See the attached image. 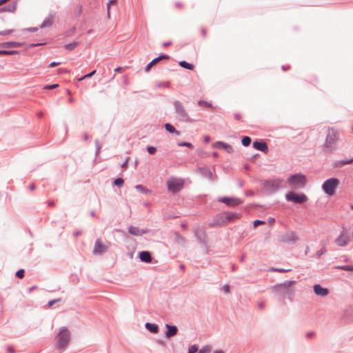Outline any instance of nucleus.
<instances>
[{
	"label": "nucleus",
	"mask_w": 353,
	"mask_h": 353,
	"mask_svg": "<svg viewBox=\"0 0 353 353\" xmlns=\"http://www.w3.org/2000/svg\"><path fill=\"white\" fill-rule=\"evenodd\" d=\"M296 283L295 281H285L282 283H279L272 287L273 292L279 296L283 299L287 298L292 301L294 296V288L293 285Z\"/></svg>",
	"instance_id": "f257e3e1"
},
{
	"label": "nucleus",
	"mask_w": 353,
	"mask_h": 353,
	"mask_svg": "<svg viewBox=\"0 0 353 353\" xmlns=\"http://www.w3.org/2000/svg\"><path fill=\"white\" fill-rule=\"evenodd\" d=\"M55 347L64 352L69 346L71 340V333L68 327L63 326L59 329L55 336Z\"/></svg>",
	"instance_id": "f03ea898"
},
{
	"label": "nucleus",
	"mask_w": 353,
	"mask_h": 353,
	"mask_svg": "<svg viewBox=\"0 0 353 353\" xmlns=\"http://www.w3.org/2000/svg\"><path fill=\"white\" fill-rule=\"evenodd\" d=\"M339 139V132L334 128H328L325 141L323 145L325 153L332 152Z\"/></svg>",
	"instance_id": "7ed1b4c3"
},
{
	"label": "nucleus",
	"mask_w": 353,
	"mask_h": 353,
	"mask_svg": "<svg viewBox=\"0 0 353 353\" xmlns=\"http://www.w3.org/2000/svg\"><path fill=\"white\" fill-rule=\"evenodd\" d=\"M173 105L177 120L182 122H191L192 121L184 105L181 101L175 100L173 102Z\"/></svg>",
	"instance_id": "20e7f679"
},
{
	"label": "nucleus",
	"mask_w": 353,
	"mask_h": 353,
	"mask_svg": "<svg viewBox=\"0 0 353 353\" xmlns=\"http://www.w3.org/2000/svg\"><path fill=\"white\" fill-rule=\"evenodd\" d=\"M283 182L282 179H268L262 182L263 189L268 194H272L276 192L281 187V183Z\"/></svg>",
	"instance_id": "39448f33"
},
{
	"label": "nucleus",
	"mask_w": 353,
	"mask_h": 353,
	"mask_svg": "<svg viewBox=\"0 0 353 353\" xmlns=\"http://www.w3.org/2000/svg\"><path fill=\"white\" fill-rule=\"evenodd\" d=\"M340 181L336 178H330L325 181L322 185V190L324 191L325 194L329 196H332L335 193V190L338 185H339Z\"/></svg>",
	"instance_id": "423d86ee"
},
{
	"label": "nucleus",
	"mask_w": 353,
	"mask_h": 353,
	"mask_svg": "<svg viewBox=\"0 0 353 353\" xmlns=\"http://www.w3.org/2000/svg\"><path fill=\"white\" fill-rule=\"evenodd\" d=\"M288 182L292 188H303L306 183V179L303 174H295L288 177Z\"/></svg>",
	"instance_id": "0eeeda50"
},
{
	"label": "nucleus",
	"mask_w": 353,
	"mask_h": 353,
	"mask_svg": "<svg viewBox=\"0 0 353 353\" xmlns=\"http://www.w3.org/2000/svg\"><path fill=\"white\" fill-rule=\"evenodd\" d=\"M285 199L287 201H292L295 203H303L307 201V197L303 193H296L293 191H290L285 194Z\"/></svg>",
	"instance_id": "6e6552de"
},
{
	"label": "nucleus",
	"mask_w": 353,
	"mask_h": 353,
	"mask_svg": "<svg viewBox=\"0 0 353 353\" xmlns=\"http://www.w3.org/2000/svg\"><path fill=\"white\" fill-rule=\"evenodd\" d=\"M184 185V182L181 179L172 178L167 181L168 190L172 192L180 191Z\"/></svg>",
	"instance_id": "1a4fd4ad"
},
{
	"label": "nucleus",
	"mask_w": 353,
	"mask_h": 353,
	"mask_svg": "<svg viewBox=\"0 0 353 353\" xmlns=\"http://www.w3.org/2000/svg\"><path fill=\"white\" fill-rule=\"evenodd\" d=\"M350 241V235L345 230L341 232L339 236L335 239V243L339 246H345Z\"/></svg>",
	"instance_id": "9d476101"
},
{
	"label": "nucleus",
	"mask_w": 353,
	"mask_h": 353,
	"mask_svg": "<svg viewBox=\"0 0 353 353\" xmlns=\"http://www.w3.org/2000/svg\"><path fill=\"white\" fill-rule=\"evenodd\" d=\"M218 201L230 207H234L242 203L240 199L228 196L220 197Z\"/></svg>",
	"instance_id": "9b49d317"
},
{
	"label": "nucleus",
	"mask_w": 353,
	"mask_h": 353,
	"mask_svg": "<svg viewBox=\"0 0 353 353\" xmlns=\"http://www.w3.org/2000/svg\"><path fill=\"white\" fill-rule=\"evenodd\" d=\"M225 212H222L216 214L213 219L212 223H210V227H215L216 225H223L226 224Z\"/></svg>",
	"instance_id": "f8f14e48"
},
{
	"label": "nucleus",
	"mask_w": 353,
	"mask_h": 353,
	"mask_svg": "<svg viewBox=\"0 0 353 353\" xmlns=\"http://www.w3.org/2000/svg\"><path fill=\"white\" fill-rule=\"evenodd\" d=\"M194 236L201 244H205L207 241V236L203 229L199 226L196 227L194 230Z\"/></svg>",
	"instance_id": "ddd939ff"
},
{
	"label": "nucleus",
	"mask_w": 353,
	"mask_h": 353,
	"mask_svg": "<svg viewBox=\"0 0 353 353\" xmlns=\"http://www.w3.org/2000/svg\"><path fill=\"white\" fill-rule=\"evenodd\" d=\"M108 246L102 243L101 239H98L94 244L93 252L94 254H102L107 252Z\"/></svg>",
	"instance_id": "4468645a"
},
{
	"label": "nucleus",
	"mask_w": 353,
	"mask_h": 353,
	"mask_svg": "<svg viewBox=\"0 0 353 353\" xmlns=\"http://www.w3.org/2000/svg\"><path fill=\"white\" fill-rule=\"evenodd\" d=\"M170 59V56L167 55V54H161L160 56H159L158 57L154 59L152 61H150L145 67V71L146 72H148L151 68L156 65L157 63H158L161 60H164V59H166V60H168Z\"/></svg>",
	"instance_id": "2eb2a0df"
},
{
	"label": "nucleus",
	"mask_w": 353,
	"mask_h": 353,
	"mask_svg": "<svg viewBox=\"0 0 353 353\" xmlns=\"http://www.w3.org/2000/svg\"><path fill=\"white\" fill-rule=\"evenodd\" d=\"M299 239L294 232H286L281 238V241L286 243H294Z\"/></svg>",
	"instance_id": "dca6fc26"
},
{
	"label": "nucleus",
	"mask_w": 353,
	"mask_h": 353,
	"mask_svg": "<svg viewBox=\"0 0 353 353\" xmlns=\"http://www.w3.org/2000/svg\"><path fill=\"white\" fill-rule=\"evenodd\" d=\"M314 292L316 295L320 296H326L329 294V290L326 288H323L319 284H316L313 286Z\"/></svg>",
	"instance_id": "f3484780"
},
{
	"label": "nucleus",
	"mask_w": 353,
	"mask_h": 353,
	"mask_svg": "<svg viewBox=\"0 0 353 353\" xmlns=\"http://www.w3.org/2000/svg\"><path fill=\"white\" fill-rule=\"evenodd\" d=\"M128 232L132 235L140 236L144 234H147L148 230L147 229H141L136 226H130L128 228Z\"/></svg>",
	"instance_id": "a211bd4d"
},
{
	"label": "nucleus",
	"mask_w": 353,
	"mask_h": 353,
	"mask_svg": "<svg viewBox=\"0 0 353 353\" xmlns=\"http://www.w3.org/2000/svg\"><path fill=\"white\" fill-rule=\"evenodd\" d=\"M253 147L259 151L267 153L268 151V147L267 143L263 141H255L253 143Z\"/></svg>",
	"instance_id": "6ab92c4d"
},
{
	"label": "nucleus",
	"mask_w": 353,
	"mask_h": 353,
	"mask_svg": "<svg viewBox=\"0 0 353 353\" xmlns=\"http://www.w3.org/2000/svg\"><path fill=\"white\" fill-rule=\"evenodd\" d=\"M167 330L165 333L166 338L170 339L175 335L178 332V328L175 325H171L169 324L165 325Z\"/></svg>",
	"instance_id": "aec40b11"
},
{
	"label": "nucleus",
	"mask_w": 353,
	"mask_h": 353,
	"mask_svg": "<svg viewBox=\"0 0 353 353\" xmlns=\"http://www.w3.org/2000/svg\"><path fill=\"white\" fill-rule=\"evenodd\" d=\"M139 259L142 262L150 263L152 262V255L148 251H141L139 254Z\"/></svg>",
	"instance_id": "412c9836"
},
{
	"label": "nucleus",
	"mask_w": 353,
	"mask_h": 353,
	"mask_svg": "<svg viewBox=\"0 0 353 353\" xmlns=\"http://www.w3.org/2000/svg\"><path fill=\"white\" fill-rule=\"evenodd\" d=\"M214 147L224 149L227 151L228 153H232L233 152L232 147L230 145L222 141L215 142L214 143Z\"/></svg>",
	"instance_id": "4be33fe9"
},
{
	"label": "nucleus",
	"mask_w": 353,
	"mask_h": 353,
	"mask_svg": "<svg viewBox=\"0 0 353 353\" xmlns=\"http://www.w3.org/2000/svg\"><path fill=\"white\" fill-rule=\"evenodd\" d=\"M199 172L203 177L212 181L214 180L213 174L209 168L205 167H201L199 168Z\"/></svg>",
	"instance_id": "5701e85b"
},
{
	"label": "nucleus",
	"mask_w": 353,
	"mask_h": 353,
	"mask_svg": "<svg viewBox=\"0 0 353 353\" xmlns=\"http://www.w3.org/2000/svg\"><path fill=\"white\" fill-rule=\"evenodd\" d=\"M225 212V221L226 224L229 222L233 221L236 219H239L241 218V215L239 213L236 212Z\"/></svg>",
	"instance_id": "b1692460"
},
{
	"label": "nucleus",
	"mask_w": 353,
	"mask_h": 353,
	"mask_svg": "<svg viewBox=\"0 0 353 353\" xmlns=\"http://www.w3.org/2000/svg\"><path fill=\"white\" fill-rule=\"evenodd\" d=\"M23 43L20 42L16 41H8L0 43V47L3 48H19L22 47Z\"/></svg>",
	"instance_id": "393cba45"
},
{
	"label": "nucleus",
	"mask_w": 353,
	"mask_h": 353,
	"mask_svg": "<svg viewBox=\"0 0 353 353\" xmlns=\"http://www.w3.org/2000/svg\"><path fill=\"white\" fill-rule=\"evenodd\" d=\"M54 19V15L50 14L47 18L44 19L42 24L41 25V28H43L51 26L53 23Z\"/></svg>",
	"instance_id": "a878e982"
},
{
	"label": "nucleus",
	"mask_w": 353,
	"mask_h": 353,
	"mask_svg": "<svg viewBox=\"0 0 353 353\" xmlns=\"http://www.w3.org/2000/svg\"><path fill=\"white\" fill-rule=\"evenodd\" d=\"M145 327L151 333L157 334L159 332V326L156 324L146 323Z\"/></svg>",
	"instance_id": "bb28decb"
},
{
	"label": "nucleus",
	"mask_w": 353,
	"mask_h": 353,
	"mask_svg": "<svg viewBox=\"0 0 353 353\" xmlns=\"http://www.w3.org/2000/svg\"><path fill=\"white\" fill-rule=\"evenodd\" d=\"M17 9V3L14 2L11 4L7 5L1 9L3 12H14Z\"/></svg>",
	"instance_id": "cd10ccee"
},
{
	"label": "nucleus",
	"mask_w": 353,
	"mask_h": 353,
	"mask_svg": "<svg viewBox=\"0 0 353 353\" xmlns=\"http://www.w3.org/2000/svg\"><path fill=\"white\" fill-rule=\"evenodd\" d=\"M165 128L170 133L175 134L176 135L180 134L179 131L176 130L175 128L169 123L165 124Z\"/></svg>",
	"instance_id": "c85d7f7f"
},
{
	"label": "nucleus",
	"mask_w": 353,
	"mask_h": 353,
	"mask_svg": "<svg viewBox=\"0 0 353 353\" xmlns=\"http://www.w3.org/2000/svg\"><path fill=\"white\" fill-rule=\"evenodd\" d=\"M179 65L183 68L192 70L194 68V66L193 64L190 63L185 61H181L179 63Z\"/></svg>",
	"instance_id": "c756f323"
},
{
	"label": "nucleus",
	"mask_w": 353,
	"mask_h": 353,
	"mask_svg": "<svg viewBox=\"0 0 353 353\" xmlns=\"http://www.w3.org/2000/svg\"><path fill=\"white\" fill-rule=\"evenodd\" d=\"M19 52L17 50H0V56H3V55H12V54H18Z\"/></svg>",
	"instance_id": "7c9ffc66"
},
{
	"label": "nucleus",
	"mask_w": 353,
	"mask_h": 353,
	"mask_svg": "<svg viewBox=\"0 0 353 353\" xmlns=\"http://www.w3.org/2000/svg\"><path fill=\"white\" fill-rule=\"evenodd\" d=\"M352 163H353V158L350 159L339 161L336 163V165L339 166V167H342L345 165L351 164Z\"/></svg>",
	"instance_id": "2f4dec72"
},
{
	"label": "nucleus",
	"mask_w": 353,
	"mask_h": 353,
	"mask_svg": "<svg viewBox=\"0 0 353 353\" xmlns=\"http://www.w3.org/2000/svg\"><path fill=\"white\" fill-rule=\"evenodd\" d=\"M251 142L252 139L250 137L245 136L242 138L241 143L245 147L249 146Z\"/></svg>",
	"instance_id": "473e14b6"
},
{
	"label": "nucleus",
	"mask_w": 353,
	"mask_h": 353,
	"mask_svg": "<svg viewBox=\"0 0 353 353\" xmlns=\"http://www.w3.org/2000/svg\"><path fill=\"white\" fill-rule=\"evenodd\" d=\"M79 42H72V43L65 45V48L68 50L71 51V50H73L75 48H77L79 46Z\"/></svg>",
	"instance_id": "72a5a7b5"
},
{
	"label": "nucleus",
	"mask_w": 353,
	"mask_h": 353,
	"mask_svg": "<svg viewBox=\"0 0 353 353\" xmlns=\"http://www.w3.org/2000/svg\"><path fill=\"white\" fill-rule=\"evenodd\" d=\"M117 3V0H110L108 3H107V15H108V17L110 18V6L111 5H114Z\"/></svg>",
	"instance_id": "f704fd0d"
},
{
	"label": "nucleus",
	"mask_w": 353,
	"mask_h": 353,
	"mask_svg": "<svg viewBox=\"0 0 353 353\" xmlns=\"http://www.w3.org/2000/svg\"><path fill=\"white\" fill-rule=\"evenodd\" d=\"M114 185L118 187H121L124 183V180L122 178H117L113 182Z\"/></svg>",
	"instance_id": "c9c22d12"
},
{
	"label": "nucleus",
	"mask_w": 353,
	"mask_h": 353,
	"mask_svg": "<svg viewBox=\"0 0 353 353\" xmlns=\"http://www.w3.org/2000/svg\"><path fill=\"white\" fill-rule=\"evenodd\" d=\"M178 145L180 146V147H187V148H189L190 149L193 148L192 144L191 143H189V142H185V141L179 142L178 143Z\"/></svg>",
	"instance_id": "e433bc0d"
},
{
	"label": "nucleus",
	"mask_w": 353,
	"mask_h": 353,
	"mask_svg": "<svg viewBox=\"0 0 353 353\" xmlns=\"http://www.w3.org/2000/svg\"><path fill=\"white\" fill-rule=\"evenodd\" d=\"M211 347L209 345L203 346L199 352V353H210Z\"/></svg>",
	"instance_id": "4c0bfd02"
},
{
	"label": "nucleus",
	"mask_w": 353,
	"mask_h": 353,
	"mask_svg": "<svg viewBox=\"0 0 353 353\" xmlns=\"http://www.w3.org/2000/svg\"><path fill=\"white\" fill-rule=\"evenodd\" d=\"M95 73H96V70H93V71L90 72V73H88V74H85V75H84V76L81 77V78H79L78 80H79V81H82V80H83V79H87V78H90V77H92Z\"/></svg>",
	"instance_id": "58836bf2"
},
{
	"label": "nucleus",
	"mask_w": 353,
	"mask_h": 353,
	"mask_svg": "<svg viewBox=\"0 0 353 353\" xmlns=\"http://www.w3.org/2000/svg\"><path fill=\"white\" fill-rule=\"evenodd\" d=\"M199 350V347L198 345H191L189 348H188V353H196Z\"/></svg>",
	"instance_id": "ea45409f"
},
{
	"label": "nucleus",
	"mask_w": 353,
	"mask_h": 353,
	"mask_svg": "<svg viewBox=\"0 0 353 353\" xmlns=\"http://www.w3.org/2000/svg\"><path fill=\"white\" fill-rule=\"evenodd\" d=\"M198 104L200 106L205 105V107H208V108H212V105L210 103H209L208 101H203V100L199 101Z\"/></svg>",
	"instance_id": "a19ab883"
},
{
	"label": "nucleus",
	"mask_w": 353,
	"mask_h": 353,
	"mask_svg": "<svg viewBox=\"0 0 353 353\" xmlns=\"http://www.w3.org/2000/svg\"><path fill=\"white\" fill-rule=\"evenodd\" d=\"M94 143H95V145H96V153H97V154H98L101 150V145L99 139H96Z\"/></svg>",
	"instance_id": "79ce46f5"
},
{
	"label": "nucleus",
	"mask_w": 353,
	"mask_h": 353,
	"mask_svg": "<svg viewBox=\"0 0 353 353\" xmlns=\"http://www.w3.org/2000/svg\"><path fill=\"white\" fill-rule=\"evenodd\" d=\"M25 271L23 269H20L16 272V276L19 279H22L24 277Z\"/></svg>",
	"instance_id": "37998d69"
},
{
	"label": "nucleus",
	"mask_w": 353,
	"mask_h": 353,
	"mask_svg": "<svg viewBox=\"0 0 353 353\" xmlns=\"http://www.w3.org/2000/svg\"><path fill=\"white\" fill-rule=\"evenodd\" d=\"M336 268L345 271H352L351 265H339Z\"/></svg>",
	"instance_id": "c03bdc74"
},
{
	"label": "nucleus",
	"mask_w": 353,
	"mask_h": 353,
	"mask_svg": "<svg viewBox=\"0 0 353 353\" xmlns=\"http://www.w3.org/2000/svg\"><path fill=\"white\" fill-rule=\"evenodd\" d=\"M59 86V85L57 83L46 85L44 86V89H46V90H52V89L58 88Z\"/></svg>",
	"instance_id": "a18cd8bd"
},
{
	"label": "nucleus",
	"mask_w": 353,
	"mask_h": 353,
	"mask_svg": "<svg viewBox=\"0 0 353 353\" xmlns=\"http://www.w3.org/2000/svg\"><path fill=\"white\" fill-rule=\"evenodd\" d=\"M147 151L150 154H154L157 151V148L154 146H148Z\"/></svg>",
	"instance_id": "49530a36"
},
{
	"label": "nucleus",
	"mask_w": 353,
	"mask_h": 353,
	"mask_svg": "<svg viewBox=\"0 0 353 353\" xmlns=\"http://www.w3.org/2000/svg\"><path fill=\"white\" fill-rule=\"evenodd\" d=\"M265 222L263 221H261V220H255L254 222H253V225L254 228H256L258 227L259 225H263L265 224Z\"/></svg>",
	"instance_id": "de8ad7c7"
},
{
	"label": "nucleus",
	"mask_w": 353,
	"mask_h": 353,
	"mask_svg": "<svg viewBox=\"0 0 353 353\" xmlns=\"http://www.w3.org/2000/svg\"><path fill=\"white\" fill-rule=\"evenodd\" d=\"M70 72V70H67V69H64V68H59L57 70V74H64V73H69Z\"/></svg>",
	"instance_id": "09e8293b"
},
{
	"label": "nucleus",
	"mask_w": 353,
	"mask_h": 353,
	"mask_svg": "<svg viewBox=\"0 0 353 353\" xmlns=\"http://www.w3.org/2000/svg\"><path fill=\"white\" fill-rule=\"evenodd\" d=\"M13 32H14V30L12 29L1 31L0 35H7V34L12 33Z\"/></svg>",
	"instance_id": "8fccbe9b"
},
{
	"label": "nucleus",
	"mask_w": 353,
	"mask_h": 353,
	"mask_svg": "<svg viewBox=\"0 0 353 353\" xmlns=\"http://www.w3.org/2000/svg\"><path fill=\"white\" fill-rule=\"evenodd\" d=\"M135 188L137 190H140L143 192H148V190H146L145 188H144L142 185H137Z\"/></svg>",
	"instance_id": "3c124183"
},
{
	"label": "nucleus",
	"mask_w": 353,
	"mask_h": 353,
	"mask_svg": "<svg viewBox=\"0 0 353 353\" xmlns=\"http://www.w3.org/2000/svg\"><path fill=\"white\" fill-rule=\"evenodd\" d=\"M326 252L325 248H321V250H318L316 252V255L318 257H320L321 255L325 254Z\"/></svg>",
	"instance_id": "603ef678"
},
{
	"label": "nucleus",
	"mask_w": 353,
	"mask_h": 353,
	"mask_svg": "<svg viewBox=\"0 0 353 353\" xmlns=\"http://www.w3.org/2000/svg\"><path fill=\"white\" fill-rule=\"evenodd\" d=\"M223 290L224 291L225 293H229L230 292V287L229 285L228 284H225L223 287Z\"/></svg>",
	"instance_id": "864d4df0"
},
{
	"label": "nucleus",
	"mask_w": 353,
	"mask_h": 353,
	"mask_svg": "<svg viewBox=\"0 0 353 353\" xmlns=\"http://www.w3.org/2000/svg\"><path fill=\"white\" fill-rule=\"evenodd\" d=\"M60 299H54V300H51L48 302V305L49 307H52L55 303L59 301Z\"/></svg>",
	"instance_id": "5fc2aeb1"
},
{
	"label": "nucleus",
	"mask_w": 353,
	"mask_h": 353,
	"mask_svg": "<svg viewBox=\"0 0 353 353\" xmlns=\"http://www.w3.org/2000/svg\"><path fill=\"white\" fill-rule=\"evenodd\" d=\"M290 271V270H285L283 268H276V272L284 273Z\"/></svg>",
	"instance_id": "6e6d98bb"
},
{
	"label": "nucleus",
	"mask_w": 353,
	"mask_h": 353,
	"mask_svg": "<svg viewBox=\"0 0 353 353\" xmlns=\"http://www.w3.org/2000/svg\"><path fill=\"white\" fill-rule=\"evenodd\" d=\"M60 63H61L60 62H55V61H53V62H52V63H50L49 64V67H50V68L55 67V66H57V65H60Z\"/></svg>",
	"instance_id": "4d7b16f0"
},
{
	"label": "nucleus",
	"mask_w": 353,
	"mask_h": 353,
	"mask_svg": "<svg viewBox=\"0 0 353 353\" xmlns=\"http://www.w3.org/2000/svg\"><path fill=\"white\" fill-rule=\"evenodd\" d=\"M234 119H235L236 120H238V121H239V120H240V119H241V114H240V113H235V114H234Z\"/></svg>",
	"instance_id": "13d9d810"
},
{
	"label": "nucleus",
	"mask_w": 353,
	"mask_h": 353,
	"mask_svg": "<svg viewBox=\"0 0 353 353\" xmlns=\"http://www.w3.org/2000/svg\"><path fill=\"white\" fill-rule=\"evenodd\" d=\"M258 307L261 310H263L265 307V304L263 302H260L258 303Z\"/></svg>",
	"instance_id": "bf43d9fd"
},
{
	"label": "nucleus",
	"mask_w": 353,
	"mask_h": 353,
	"mask_svg": "<svg viewBox=\"0 0 353 353\" xmlns=\"http://www.w3.org/2000/svg\"><path fill=\"white\" fill-rule=\"evenodd\" d=\"M171 45H172V42L171 41H168V42H165V43H163V48H167V47H168V46H170Z\"/></svg>",
	"instance_id": "052dcab7"
},
{
	"label": "nucleus",
	"mask_w": 353,
	"mask_h": 353,
	"mask_svg": "<svg viewBox=\"0 0 353 353\" xmlns=\"http://www.w3.org/2000/svg\"><path fill=\"white\" fill-rule=\"evenodd\" d=\"M201 33H202V35L203 37H206V34H207V30L205 28H202L201 29Z\"/></svg>",
	"instance_id": "680f3d73"
},
{
	"label": "nucleus",
	"mask_w": 353,
	"mask_h": 353,
	"mask_svg": "<svg viewBox=\"0 0 353 353\" xmlns=\"http://www.w3.org/2000/svg\"><path fill=\"white\" fill-rule=\"evenodd\" d=\"M128 158L121 165L122 168H125L128 165Z\"/></svg>",
	"instance_id": "e2e57ef3"
},
{
	"label": "nucleus",
	"mask_w": 353,
	"mask_h": 353,
	"mask_svg": "<svg viewBox=\"0 0 353 353\" xmlns=\"http://www.w3.org/2000/svg\"><path fill=\"white\" fill-rule=\"evenodd\" d=\"M314 335V332H308V333L307 334V338H311V337H312Z\"/></svg>",
	"instance_id": "0e129e2a"
},
{
	"label": "nucleus",
	"mask_w": 353,
	"mask_h": 353,
	"mask_svg": "<svg viewBox=\"0 0 353 353\" xmlns=\"http://www.w3.org/2000/svg\"><path fill=\"white\" fill-rule=\"evenodd\" d=\"M14 350H13L12 347H8V353H14Z\"/></svg>",
	"instance_id": "69168bd1"
},
{
	"label": "nucleus",
	"mask_w": 353,
	"mask_h": 353,
	"mask_svg": "<svg viewBox=\"0 0 353 353\" xmlns=\"http://www.w3.org/2000/svg\"><path fill=\"white\" fill-rule=\"evenodd\" d=\"M88 139H89V135H88L87 133H85V134H83V139H84L85 141H87Z\"/></svg>",
	"instance_id": "338daca9"
},
{
	"label": "nucleus",
	"mask_w": 353,
	"mask_h": 353,
	"mask_svg": "<svg viewBox=\"0 0 353 353\" xmlns=\"http://www.w3.org/2000/svg\"><path fill=\"white\" fill-rule=\"evenodd\" d=\"M81 234V231H77V232H74V236H79Z\"/></svg>",
	"instance_id": "774afa93"
}]
</instances>
